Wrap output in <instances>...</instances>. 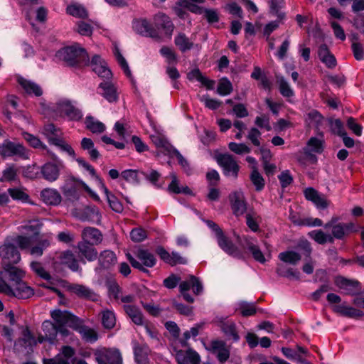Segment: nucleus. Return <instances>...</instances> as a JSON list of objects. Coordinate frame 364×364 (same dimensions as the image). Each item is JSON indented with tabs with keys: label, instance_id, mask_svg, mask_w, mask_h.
<instances>
[{
	"label": "nucleus",
	"instance_id": "72a5a7b5",
	"mask_svg": "<svg viewBox=\"0 0 364 364\" xmlns=\"http://www.w3.org/2000/svg\"><path fill=\"white\" fill-rule=\"evenodd\" d=\"M75 330L77 331L86 341L93 342L97 339V333L95 331L88 326L82 325L80 320Z\"/></svg>",
	"mask_w": 364,
	"mask_h": 364
},
{
	"label": "nucleus",
	"instance_id": "6e6d98bb",
	"mask_svg": "<svg viewBox=\"0 0 364 364\" xmlns=\"http://www.w3.org/2000/svg\"><path fill=\"white\" fill-rule=\"evenodd\" d=\"M294 224L298 225H306V226H321L323 222L318 218H306L299 219L298 220H293Z\"/></svg>",
	"mask_w": 364,
	"mask_h": 364
},
{
	"label": "nucleus",
	"instance_id": "09e8293b",
	"mask_svg": "<svg viewBox=\"0 0 364 364\" xmlns=\"http://www.w3.org/2000/svg\"><path fill=\"white\" fill-rule=\"evenodd\" d=\"M247 250L252 253L254 259L261 263H264L265 262V258L259 248L258 246L252 243V242H248L247 244Z\"/></svg>",
	"mask_w": 364,
	"mask_h": 364
},
{
	"label": "nucleus",
	"instance_id": "c85d7f7f",
	"mask_svg": "<svg viewBox=\"0 0 364 364\" xmlns=\"http://www.w3.org/2000/svg\"><path fill=\"white\" fill-rule=\"evenodd\" d=\"M41 196L42 200L49 205H57L61 201L60 193L54 189L45 188L41 191Z\"/></svg>",
	"mask_w": 364,
	"mask_h": 364
},
{
	"label": "nucleus",
	"instance_id": "37998d69",
	"mask_svg": "<svg viewBox=\"0 0 364 364\" xmlns=\"http://www.w3.org/2000/svg\"><path fill=\"white\" fill-rule=\"evenodd\" d=\"M159 52L166 58V63L169 65H175L178 63L177 54L172 48L164 46L161 48Z\"/></svg>",
	"mask_w": 364,
	"mask_h": 364
},
{
	"label": "nucleus",
	"instance_id": "680f3d73",
	"mask_svg": "<svg viewBox=\"0 0 364 364\" xmlns=\"http://www.w3.org/2000/svg\"><path fill=\"white\" fill-rule=\"evenodd\" d=\"M8 192L14 200L26 201L28 198V194L18 188H9Z\"/></svg>",
	"mask_w": 364,
	"mask_h": 364
},
{
	"label": "nucleus",
	"instance_id": "4468645a",
	"mask_svg": "<svg viewBox=\"0 0 364 364\" xmlns=\"http://www.w3.org/2000/svg\"><path fill=\"white\" fill-rule=\"evenodd\" d=\"M90 66L92 70L100 77L109 80L112 73L107 67L106 62L100 55H95L92 57Z\"/></svg>",
	"mask_w": 364,
	"mask_h": 364
},
{
	"label": "nucleus",
	"instance_id": "bf43d9fd",
	"mask_svg": "<svg viewBox=\"0 0 364 364\" xmlns=\"http://www.w3.org/2000/svg\"><path fill=\"white\" fill-rule=\"evenodd\" d=\"M239 309L243 316H252L256 313V308L253 304L242 302Z\"/></svg>",
	"mask_w": 364,
	"mask_h": 364
},
{
	"label": "nucleus",
	"instance_id": "393cba45",
	"mask_svg": "<svg viewBox=\"0 0 364 364\" xmlns=\"http://www.w3.org/2000/svg\"><path fill=\"white\" fill-rule=\"evenodd\" d=\"M79 218L82 220H88L96 223L101 221V214L99 209L96 206H87L84 208Z\"/></svg>",
	"mask_w": 364,
	"mask_h": 364
},
{
	"label": "nucleus",
	"instance_id": "2eb2a0df",
	"mask_svg": "<svg viewBox=\"0 0 364 364\" xmlns=\"http://www.w3.org/2000/svg\"><path fill=\"white\" fill-rule=\"evenodd\" d=\"M217 240L220 247L227 254L237 258L242 257L241 251L224 235V233L217 237Z\"/></svg>",
	"mask_w": 364,
	"mask_h": 364
},
{
	"label": "nucleus",
	"instance_id": "a211bd4d",
	"mask_svg": "<svg viewBox=\"0 0 364 364\" xmlns=\"http://www.w3.org/2000/svg\"><path fill=\"white\" fill-rule=\"evenodd\" d=\"M324 149V139L322 133L319 134L318 137H311L306 146L304 148V152L307 156H311V153L321 154Z\"/></svg>",
	"mask_w": 364,
	"mask_h": 364
},
{
	"label": "nucleus",
	"instance_id": "423d86ee",
	"mask_svg": "<svg viewBox=\"0 0 364 364\" xmlns=\"http://www.w3.org/2000/svg\"><path fill=\"white\" fill-rule=\"evenodd\" d=\"M334 283L345 294L355 296L361 294V285L358 280L338 276L335 277Z\"/></svg>",
	"mask_w": 364,
	"mask_h": 364
},
{
	"label": "nucleus",
	"instance_id": "0e129e2a",
	"mask_svg": "<svg viewBox=\"0 0 364 364\" xmlns=\"http://www.w3.org/2000/svg\"><path fill=\"white\" fill-rule=\"evenodd\" d=\"M260 135V132L257 128L252 127L250 129L247 137L255 146H259L260 141L259 138Z\"/></svg>",
	"mask_w": 364,
	"mask_h": 364
},
{
	"label": "nucleus",
	"instance_id": "f257e3e1",
	"mask_svg": "<svg viewBox=\"0 0 364 364\" xmlns=\"http://www.w3.org/2000/svg\"><path fill=\"white\" fill-rule=\"evenodd\" d=\"M58 56L69 66L82 67L89 64L85 50L77 45L61 49L58 52Z\"/></svg>",
	"mask_w": 364,
	"mask_h": 364
},
{
	"label": "nucleus",
	"instance_id": "6ab92c4d",
	"mask_svg": "<svg viewBox=\"0 0 364 364\" xmlns=\"http://www.w3.org/2000/svg\"><path fill=\"white\" fill-rule=\"evenodd\" d=\"M233 213L236 216L242 215L246 211V203L241 192H235L230 196Z\"/></svg>",
	"mask_w": 364,
	"mask_h": 364
},
{
	"label": "nucleus",
	"instance_id": "2f4dec72",
	"mask_svg": "<svg viewBox=\"0 0 364 364\" xmlns=\"http://www.w3.org/2000/svg\"><path fill=\"white\" fill-rule=\"evenodd\" d=\"M99 264L104 269H109L117 262L115 254L111 250L102 252L98 257Z\"/></svg>",
	"mask_w": 364,
	"mask_h": 364
},
{
	"label": "nucleus",
	"instance_id": "ddd939ff",
	"mask_svg": "<svg viewBox=\"0 0 364 364\" xmlns=\"http://www.w3.org/2000/svg\"><path fill=\"white\" fill-rule=\"evenodd\" d=\"M0 154L3 157L13 156H23L26 154V149L21 144L6 140L0 146Z\"/></svg>",
	"mask_w": 364,
	"mask_h": 364
},
{
	"label": "nucleus",
	"instance_id": "603ef678",
	"mask_svg": "<svg viewBox=\"0 0 364 364\" xmlns=\"http://www.w3.org/2000/svg\"><path fill=\"white\" fill-rule=\"evenodd\" d=\"M130 237L133 242H140L147 237V232L141 228H136L131 231Z\"/></svg>",
	"mask_w": 364,
	"mask_h": 364
},
{
	"label": "nucleus",
	"instance_id": "338daca9",
	"mask_svg": "<svg viewBox=\"0 0 364 364\" xmlns=\"http://www.w3.org/2000/svg\"><path fill=\"white\" fill-rule=\"evenodd\" d=\"M77 31L80 35L90 36L92 33V28L87 23H85L84 21H79L77 23Z\"/></svg>",
	"mask_w": 364,
	"mask_h": 364
},
{
	"label": "nucleus",
	"instance_id": "9d476101",
	"mask_svg": "<svg viewBox=\"0 0 364 364\" xmlns=\"http://www.w3.org/2000/svg\"><path fill=\"white\" fill-rule=\"evenodd\" d=\"M3 268L4 270L0 271V279L4 282H8L7 279H9V284H16L22 281L25 276L24 272L14 266V264L3 266Z\"/></svg>",
	"mask_w": 364,
	"mask_h": 364
},
{
	"label": "nucleus",
	"instance_id": "4d7b16f0",
	"mask_svg": "<svg viewBox=\"0 0 364 364\" xmlns=\"http://www.w3.org/2000/svg\"><path fill=\"white\" fill-rule=\"evenodd\" d=\"M229 149L237 154H247L250 152V148L248 147L245 144H237L235 142H230L228 144Z\"/></svg>",
	"mask_w": 364,
	"mask_h": 364
},
{
	"label": "nucleus",
	"instance_id": "f3484780",
	"mask_svg": "<svg viewBox=\"0 0 364 364\" xmlns=\"http://www.w3.org/2000/svg\"><path fill=\"white\" fill-rule=\"evenodd\" d=\"M154 21V25L158 29H162L168 37L171 36L174 26L168 16L162 13H159L155 15Z\"/></svg>",
	"mask_w": 364,
	"mask_h": 364
},
{
	"label": "nucleus",
	"instance_id": "49530a36",
	"mask_svg": "<svg viewBox=\"0 0 364 364\" xmlns=\"http://www.w3.org/2000/svg\"><path fill=\"white\" fill-rule=\"evenodd\" d=\"M63 263L67 265L73 271H77L79 264L77 260L75 258L73 253L67 252L63 254L62 257Z\"/></svg>",
	"mask_w": 364,
	"mask_h": 364
},
{
	"label": "nucleus",
	"instance_id": "f03ea898",
	"mask_svg": "<svg viewBox=\"0 0 364 364\" xmlns=\"http://www.w3.org/2000/svg\"><path fill=\"white\" fill-rule=\"evenodd\" d=\"M0 293L9 297L26 299L34 294V291L23 280L16 284H9V282H4L0 279Z\"/></svg>",
	"mask_w": 364,
	"mask_h": 364
},
{
	"label": "nucleus",
	"instance_id": "473e14b6",
	"mask_svg": "<svg viewBox=\"0 0 364 364\" xmlns=\"http://www.w3.org/2000/svg\"><path fill=\"white\" fill-rule=\"evenodd\" d=\"M134 353L135 360L138 364H145L147 363L149 348L146 345L134 343Z\"/></svg>",
	"mask_w": 364,
	"mask_h": 364
},
{
	"label": "nucleus",
	"instance_id": "4be33fe9",
	"mask_svg": "<svg viewBox=\"0 0 364 364\" xmlns=\"http://www.w3.org/2000/svg\"><path fill=\"white\" fill-rule=\"evenodd\" d=\"M98 364H122V358L119 350H106L97 357Z\"/></svg>",
	"mask_w": 364,
	"mask_h": 364
},
{
	"label": "nucleus",
	"instance_id": "0eeeda50",
	"mask_svg": "<svg viewBox=\"0 0 364 364\" xmlns=\"http://www.w3.org/2000/svg\"><path fill=\"white\" fill-rule=\"evenodd\" d=\"M218 164L223 168L225 176L232 175L237 177L240 166L234 157L228 154H220L215 157Z\"/></svg>",
	"mask_w": 364,
	"mask_h": 364
},
{
	"label": "nucleus",
	"instance_id": "bb28decb",
	"mask_svg": "<svg viewBox=\"0 0 364 364\" xmlns=\"http://www.w3.org/2000/svg\"><path fill=\"white\" fill-rule=\"evenodd\" d=\"M99 87L102 89V96L109 102H117L118 93L116 87L109 82H104L100 84Z\"/></svg>",
	"mask_w": 364,
	"mask_h": 364
},
{
	"label": "nucleus",
	"instance_id": "58836bf2",
	"mask_svg": "<svg viewBox=\"0 0 364 364\" xmlns=\"http://www.w3.org/2000/svg\"><path fill=\"white\" fill-rule=\"evenodd\" d=\"M279 259L292 265H296L301 259V256L294 251H285L279 254Z\"/></svg>",
	"mask_w": 364,
	"mask_h": 364
},
{
	"label": "nucleus",
	"instance_id": "c756f323",
	"mask_svg": "<svg viewBox=\"0 0 364 364\" xmlns=\"http://www.w3.org/2000/svg\"><path fill=\"white\" fill-rule=\"evenodd\" d=\"M335 311L341 315L353 318H358L364 315V312L351 306L343 304L335 306Z\"/></svg>",
	"mask_w": 364,
	"mask_h": 364
},
{
	"label": "nucleus",
	"instance_id": "a19ab883",
	"mask_svg": "<svg viewBox=\"0 0 364 364\" xmlns=\"http://www.w3.org/2000/svg\"><path fill=\"white\" fill-rule=\"evenodd\" d=\"M18 82L28 94L33 93L36 96H41L43 93L41 88L34 82L23 78L19 79Z\"/></svg>",
	"mask_w": 364,
	"mask_h": 364
},
{
	"label": "nucleus",
	"instance_id": "20e7f679",
	"mask_svg": "<svg viewBox=\"0 0 364 364\" xmlns=\"http://www.w3.org/2000/svg\"><path fill=\"white\" fill-rule=\"evenodd\" d=\"M135 255L139 260L141 261V263L129 253L127 254V258L134 268L143 272H149L144 267L151 268L156 264V259L154 255L147 250L139 249L135 252Z\"/></svg>",
	"mask_w": 364,
	"mask_h": 364
},
{
	"label": "nucleus",
	"instance_id": "8fccbe9b",
	"mask_svg": "<svg viewBox=\"0 0 364 364\" xmlns=\"http://www.w3.org/2000/svg\"><path fill=\"white\" fill-rule=\"evenodd\" d=\"M232 91L231 82L227 78H222L218 86L217 92L220 95H227Z\"/></svg>",
	"mask_w": 364,
	"mask_h": 364
},
{
	"label": "nucleus",
	"instance_id": "7c9ffc66",
	"mask_svg": "<svg viewBox=\"0 0 364 364\" xmlns=\"http://www.w3.org/2000/svg\"><path fill=\"white\" fill-rule=\"evenodd\" d=\"M69 289L80 297L92 301L95 300L97 296L91 289L84 285L72 284L69 287Z\"/></svg>",
	"mask_w": 364,
	"mask_h": 364
},
{
	"label": "nucleus",
	"instance_id": "aec40b11",
	"mask_svg": "<svg viewBox=\"0 0 364 364\" xmlns=\"http://www.w3.org/2000/svg\"><path fill=\"white\" fill-rule=\"evenodd\" d=\"M176 360L178 364H200V358L197 352L188 348L185 353L182 350L176 353Z\"/></svg>",
	"mask_w": 364,
	"mask_h": 364
},
{
	"label": "nucleus",
	"instance_id": "69168bd1",
	"mask_svg": "<svg viewBox=\"0 0 364 364\" xmlns=\"http://www.w3.org/2000/svg\"><path fill=\"white\" fill-rule=\"evenodd\" d=\"M108 291L109 295L112 296L115 299H119L122 294L121 287L115 282H112L109 284Z\"/></svg>",
	"mask_w": 364,
	"mask_h": 364
},
{
	"label": "nucleus",
	"instance_id": "13d9d810",
	"mask_svg": "<svg viewBox=\"0 0 364 364\" xmlns=\"http://www.w3.org/2000/svg\"><path fill=\"white\" fill-rule=\"evenodd\" d=\"M121 176L126 181L129 183H138L139 182L137 176V171L132 169H128L123 171L121 173Z\"/></svg>",
	"mask_w": 364,
	"mask_h": 364
},
{
	"label": "nucleus",
	"instance_id": "e433bc0d",
	"mask_svg": "<svg viewBox=\"0 0 364 364\" xmlns=\"http://www.w3.org/2000/svg\"><path fill=\"white\" fill-rule=\"evenodd\" d=\"M174 43L183 53L191 50L193 46V43L184 33L178 34L175 38Z\"/></svg>",
	"mask_w": 364,
	"mask_h": 364
},
{
	"label": "nucleus",
	"instance_id": "5701e85b",
	"mask_svg": "<svg viewBox=\"0 0 364 364\" xmlns=\"http://www.w3.org/2000/svg\"><path fill=\"white\" fill-rule=\"evenodd\" d=\"M180 291L185 292L193 289L194 294H199L203 291V285L198 278L193 275H190L188 279L183 281L179 285Z\"/></svg>",
	"mask_w": 364,
	"mask_h": 364
},
{
	"label": "nucleus",
	"instance_id": "cd10ccee",
	"mask_svg": "<svg viewBox=\"0 0 364 364\" xmlns=\"http://www.w3.org/2000/svg\"><path fill=\"white\" fill-rule=\"evenodd\" d=\"M123 308L127 315L136 325L141 326L144 324L143 314L137 306L132 304H125Z\"/></svg>",
	"mask_w": 364,
	"mask_h": 364
},
{
	"label": "nucleus",
	"instance_id": "39448f33",
	"mask_svg": "<svg viewBox=\"0 0 364 364\" xmlns=\"http://www.w3.org/2000/svg\"><path fill=\"white\" fill-rule=\"evenodd\" d=\"M0 257L3 266L17 264L21 260V255L17 247L9 240L0 247Z\"/></svg>",
	"mask_w": 364,
	"mask_h": 364
},
{
	"label": "nucleus",
	"instance_id": "f704fd0d",
	"mask_svg": "<svg viewBox=\"0 0 364 364\" xmlns=\"http://www.w3.org/2000/svg\"><path fill=\"white\" fill-rule=\"evenodd\" d=\"M58 326L50 321H45L42 324V328L48 341L53 343L58 334Z\"/></svg>",
	"mask_w": 364,
	"mask_h": 364
},
{
	"label": "nucleus",
	"instance_id": "dca6fc26",
	"mask_svg": "<svg viewBox=\"0 0 364 364\" xmlns=\"http://www.w3.org/2000/svg\"><path fill=\"white\" fill-rule=\"evenodd\" d=\"M218 326L220 328L228 340L237 341L240 339L236 325L233 321L230 320L221 319L218 322Z\"/></svg>",
	"mask_w": 364,
	"mask_h": 364
},
{
	"label": "nucleus",
	"instance_id": "6e6552de",
	"mask_svg": "<svg viewBox=\"0 0 364 364\" xmlns=\"http://www.w3.org/2000/svg\"><path fill=\"white\" fill-rule=\"evenodd\" d=\"M51 317L57 326H68L73 329L77 326L80 319L67 311L59 309L51 312Z\"/></svg>",
	"mask_w": 364,
	"mask_h": 364
},
{
	"label": "nucleus",
	"instance_id": "5fc2aeb1",
	"mask_svg": "<svg viewBox=\"0 0 364 364\" xmlns=\"http://www.w3.org/2000/svg\"><path fill=\"white\" fill-rule=\"evenodd\" d=\"M277 82L279 85L280 92L283 96L291 97L294 95L293 90L283 77H277Z\"/></svg>",
	"mask_w": 364,
	"mask_h": 364
},
{
	"label": "nucleus",
	"instance_id": "b1692460",
	"mask_svg": "<svg viewBox=\"0 0 364 364\" xmlns=\"http://www.w3.org/2000/svg\"><path fill=\"white\" fill-rule=\"evenodd\" d=\"M82 237L84 242H90L92 245H98L102 240L101 232L95 228L87 227L82 232Z\"/></svg>",
	"mask_w": 364,
	"mask_h": 364
},
{
	"label": "nucleus",
	"instance_id": "de8ad7c7",
	"mask_svg": "<svg viewBox=\"0 0 364 364\" xmlns=\"http://www.w3.org/2000/svg\"><path fill=\"white\" fill-rule=\"evenodd\" d=\"M31 267L32 270L40 277L46 279L50 280L51 279V276L50 274L44 269L42 264L38 262H32L31 263Z\"/></svg>",
	"mask_w": 364,
	"mask_h": 364
},
{
	"label": "nucleus",
	"instance_id": "412c9836",
	"mask_svg": "<svg viewBox=\"0 0 364 364\" xmlns=\"http://www.w3.org/2000/svg\"><path fill=\"white\" fill-rule=\"evenodd\" d=\"M41 173L44 179L50 182H53L58 178L60 166L56 164L48 162L41 166Z\"/></svg>",
	"mask_w": 364,
	"mask_h": 364
},
{
	"label": "nucleus",
	"instance_id": "c03bdc74",
	"mask_svg": "<svg viewBox=\"0 0 364 364\" xmlns=\"http://www.w3.org/2000/svg\"><path fill=\"white\" fill-rule=\"evenodd\" d=\"M85 124L86 127L92 133H102L105 129L104 124L99 121H95L92 117H87Z\"/></svg>",
	"mask_w": 364,
	"mask_h": 364
},
{
	"label": "nucleus",
	"instance_id": "a18cd8bd",
	"mask_svg": "<svg viewBox=\"0 0 364 364\" xmlns=\"http://www.w3.org/2000/svg\"><path fill=\"white\" fill-rule=\"evenodd\" d=\"M67 12L75 17L86 18L88 16L86 9L80 5H71L67 7Z\"/></svg>",
	"mask_w": 364,
	"mask_h": 364
},
{
	"label": "nucleus",
	"instance_id": "052dcab7",
	"mask_svg": "<svg viewBox=\"0 0 364 364\" xmlns=\"http://www.w3.org/2000/svg\"><path fill=\"white\" fill-rule=\"evenodd\" d=\"M107 201L110 208L117 213H122L123 211V205L121 202L114 195H108Z\"/></svg>",
	"mask_w": 364,
	"mask_h": 364
},
{
	"label": "nucleus",
	"instance_id": "7ed1b4c3",
	"mask_svg": "<svg viewBox=\"0 0 364 364\" xmlns=\"http://www.w3.org/2000/svg\"><path fill=\"white\" fill-rule=\"evenodd\" d=\"M326 230L331 229V234H329L333 239V243L335 239L343 240L351 232L357 231L353 223H340L337 217H333L324 225Z\"/></svg>",
	"mask_w": 364,
	"mask_h": 364
},
{
	"label": "nucleus",
	"instance_id": "4c0bfd02",
	"mask_svg": "<svg viewBox=\"0 0 364 364\" xmlns=\"http://www.w3.org/2000/svg\"><path fill=\"white\" fill-rule=\"evenodd\" d=\"M101 321L102 326L107 329H112L116 324V318L114 312L109 309L101 312Z\"/></svg>",
	"mask_w": 364,
	"mask_h": 364
},
{
	"label": "nucleus",
	"instance_id": "79ce46f5",
	"mask_svg": "<svg viewBox=\"0 0 364 364\" xmlns=\"http://www.w3.org/2000/svg\"><path fill=\"white\" fill-rule=\"evenodd\" d=\"M250 178L257 191H260L264 188L265 185L264 179L259 173L256 166L252 167Z\"/></svg>",
	"mask_w": 364,
	"mask_h": 364
},
{
	"label": "nucleus",
	"instance_id": "ea45409f",
	"mask_svg": "<svg viewBox=\"0 0 364 364\" xmlns=\"http://www.w3.org/2000/svg\"><path fill=\"white\" fill-rule=\"evenodd\" d=\"M309 236L314 240L317 243L323 245L326 242L333 243L332 237L329 234H326L321 230H313L309 232Z\"/></svg>",
	"mask_w": 364,
	"mask_h": 364
},
{
	"label": "nucleus",
	"instance_id": "9b49d317",
	"mask_svg": "<svg viewBox=\"0 0 364 364\" xmlns=\"http://www.w3.org/2000/svg\"><path fill=\"white\" fill-rule=\"evenodd\" d=\"M133 29L137 33L152 38L155 40H160L158 32L151 26L146 19H136L133 22Z\"/></svg>",
	"mask_w": 364,
	"mask_h": 364
},
{
	"label": "nucleus",
	"instance_id": "1a4fd4ad",
	"mask_svg": "<svg viewBox=\"0 0 364 364\" xmlns=\"http://www.w3.org/2000/svg\"><path fill=\"white\" fill-rule=\"evenodd\" d=\"M55 110L60 115L64 114L71 120H80L82 117L81 111L73 106L69 100H60L56 103Z\"/></svg>",
	"mask_w": 364,
	"mask_h": 364
},
{
	"label": "nucleus",
	"instance_id": "e2e57ef3",
	"mask_svg": "<svg viewBox=\"0 0 364 364\" xmlns=\"http://www.w3.org/2000/svg\"><path fill=\"white\" fill-rule=\"evenodd\" d=\"M23 138L24 139L33 147L34 148H40V147H42L43 149H44V146H43L41 141H40V139L29 134V133H27V132H24L23 134Z\"/></svg>",
	"mask_w": 364,
	"mask_h": 364
},
{
	"label": "nucleus",
	"instance_id": "3c124183",
	"mask_svg": "<svg viewBox=\"0 0 364 364\" xmlns=\"http://www.w3.org/2000/svg\"><path fill=\"white\" fill-rule=\"evenodd\" d=\"M330 127L332 132L338 136L346 134L343 122L339 119H329Z\"/></svg>",
	"mask_w": 364,
	"mask_h": 364
},
{
	"label": "nucleus",
	"instance_id": "f8f14e48",
	"mask_svg": "<svg viewBox=\"0 0 364 364\" xmlns=\"http://www.w3.org/2000/svg\"><path fill=\"white\" fill-rule=\"evenodd\" d=\"M208 350L216 355L218 360L220 363L227 361L230 358V346H227L224 341H212L210 343V348Z\"/></svg>",
	"mask_w": 364,
	"mask_h": 364
},
{
	"label": "nucleus",
	"instance_id": "c9c22d12",
	"mask_svg": "<svg viewBox=\"0 0 364 364\" xmlns=\"http://www.w3.org/2000/svg\"><path fill=\"white\" fill-rule=\"evenodd\" d=\"M50 241L48 237L40 238L36 245L29 250L31 255L35 257H41L43 254V251L50 246Z\"/></svg>",
	"mask_w": 364,
	"mask_h": 364
},
{
	"label": "nucleus",
	"instance_id": "774afa93",
	"mask_svg": "<svg viewBox=\"0 0 364 364\" xmlns=\"http://www.w3.org/2000/svg\"><path fill=\"white\" fill-rule=\"evenodd\" d=\"M42 226V223H40L38 220H32L29 222V224L23 226V228L33 233L35 235L39 234V230Z\"/></svg>",
	"mask_w": 364,
	"mask_h": 364
},
{
	"label": "nucleus",
	"instance_id": "a878e982",
	"mask_svg": "<svg viewBox=\"0 0 364 364\" xmlns=\"http://www.w3.org/2000/svg\"><path fill=\"white\" fill-rule=\"evenodd\" d=\"M95 245L87 242H80L77 245L80 255L86 258L89 261H93L97 257V251L94 247Z\"/></svg>",
	"mask_w": 364,
	"mask_h": 364
},
{
	"label": "nucleus",
	"instance_id": "864d4df0",
	"mask_svg": "<svg viewBox=\"0 0 364 364\" xmlns=\"http://www.w3.org/2000/svg\"><path fill=\"white\" fill-rule=\"evenodd\" d=\"M323 117L316 110H312L307 114L306 121L309 125L318 127L322 122Z\"/></svg>",
	"mask_w": 364,
	"mask_h": 364
}]
</instances>
